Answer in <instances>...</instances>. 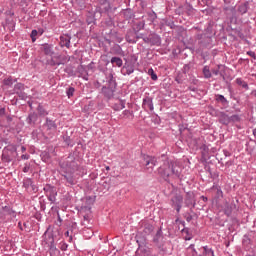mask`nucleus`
Segmentation results:
<instances>
[{
  "label": "nucleus",
  "instance_id": "nucleus-1",
  "mask_svg": "<svg viewBox=\"0 0 256 256\" xmlns=\"http://www.w3.org/2000/svg\"><path fill=\"white\" fill-rule=\"evenodd\" d=\"M60 167L63 173H65L63 174V177L66 179L68 185H75L77 181H75V178L72 175L78 169L77 162L73 161L71 158H68V160L60 164Z\"/></svg>",
  "mask_w": 256,
  "mask_h": 256
},
{
  "label": "nucleus",
  "instance_id": "nucleus-2",
  "mask_svg": "<svg viewBox=\"0 0 256 256\" xmlns=\"http://www.w3.org/2000/svg\"><path fill=\"white\" fill-rule=\"evenodd\" d=\"M15 157H17V148L15 146H10L3 150L2 161L4 163H11Z\"/></svg>",
  "mask_w": 256,
  "mask_h": 256
},
{
  "label": "nucleus",
  "instance_id": "nucleus-3",
  "mask_svg": "<svg viewBox=\"0 0 256 256\" xmlns=\"http://www.w3.org/2000/svg\"><path fill=\"white\" fill-rule=\"evenodd\" d=\"M44 191L49 201H51V203H55V197H57V190L55 189V187L47 185L46 187H44Z\"/></svg>",
  "mask_w": 256,
  "mask_h": 256
},
{
  "label": "nucleus",
  "instance_id": "nucleus-4",
  "mask_svg": "<svg viewBox=\"0 0 256 256\" xmlns=\"http://www.w3.org/2000/svg\"><path fill=\"white\" fill-rule=\"evenodd\" d=\"M172 203H173V206L175 207L177 213H179V211H181V205L183 203V196H174L172 198Z\"/></svg>",
  "mask_w": 256,
  "mask_h": 256
},
{
  "label": "nucleus",
  "instance_id": "nucleus-5",
  "mask_svg": "<svg viewBox=\"0 0 256 256\" xmlns=\"http://www.w3.org/2000/svg\"><path fill=\"white\" fill-rule=\"evenodd\" d=\"M171 173L173 175H179V170H175L174 168H172V170L169 168L164 170V172L162 173L163 179L165 180L169 179V177L171 176Z\"/></svg>",
  "mask_w": 256,
  "mask_h": 256
},
{
  "label": "nucleus",
  "instance_id": "nucleus-6",
  "mask_svg": "<svg viewBox=\"0 0 256 256\" xmlns=\"http://www.w3.org/2000/svg\"><path fill=\"white\" fill-rule=\"evenodd\" d=\"M143 108L149 109L150 111H153V101L151 99L147 98L143 101Z\"/></svg>",
  "mask_w": 256,
  "mask_h": 256
},
{
  "label": "nucleus",
  "instance_id": "nucleus-7",
  "mask_svg": "<svg viewBox=\"0 0 256 256\" xmlns=\"http://www.w3.org/2000/svg\"><path fill=\"white\" fill-rule=\"evenodd\" d=\"M111 63L112 65H116V67H121L123 65V60L119 57H112Z\"/></svg>",
  "mask_w": 256,
  "mask_h": 256
},
{
  "label": "nucleus",
  "instance_id": "nucleus-8",
  "mask_svg": "<svg viewBox=\"0 0 256 256\" xmlns=\"http://www.w3.org/2000/svg\"><path fill=\"white\" fill-rule=\"evenodd\" d=\"M60 44L62 47H67L69 49L70 45H71V41L67 38L61 37L60 38Z\"/></svg>",
  "mask_w": 256,
  "mask_h": 256
},
{
  "label": "nucleus",
  "instance_id": "nucleus-9",
  "mask_svg": "<svg viewBox=\"0 0 256 256\" xmlns=\"http://www.w3.org/2000/svg\"><path fill=\"white\" fill-rule=\"evenodd\" d=\"M46 126L48 127V129H57V125L55 124V122L53 120H46Z\"/></svg>",
  "mask_w": 256,
  "mask_h": 256
},
{
  "label": "nucleus",
  "instance_id": "nucleus-10",
  "mask_svg": "<svg viewBox=\"0 0 256 256\" xmlns=\"http://www.w3.org/2000/svg\"><path fill=\"white\" fill-rule=\"evenodd\" d=\"M37 111L38 114L41 115V117H45L46 115H48L47 110L41 105L38 106Z\"/></svg>",
  "mask_w": 256,
  "mask_h": 256
},
{
  "label": "nucleus",
  "instance_id": "nucleus-11",
  "mask_svg": "<svg viewBox=\"0 0 256 256\" xmlns=\"http://www.w3.org/2000/svg\"><path fill=\"white\" fill-rule=\"evenodd\" d=\"M44 53L45 55H53V48L48 44L44 45Z\"/></svg>",
  "mask_w": 256,
  "mask_h": 256
},
{
  "label": "nucleus",
  "instance_id": "nucleus-12",
  "mask_svg": "<svg viewBox=\"0 0 256 256\" xmlns=\"http://www.w3.org/2000/svg\"><path fill=\"white\" fill-rule=\"evenodd\" d=\"M203 75L206 79H211V70H209L208 66L203 68Z\"/></svg>",
  "mask_w": 256,
  "mask_h": 256
},
{
  "label": "nucleus",
  "instance_id": "nucleus-13",
  "mask_svg": "<svg viewBox=\"0 0 256 256\" xmlns=\"http://www.w3.org/2000/svg\"><path fill=\"white\" fill-rule=\"evenodd\" d=\"M115 109L116 111H121L122 109H125V101L118 100V103Z\"/></svg>",
  "mask_w": 256,
  "mask_h": 256
},
{
  "label": "nucleus",
  "instance_id": "nucleus-14",
  "mask_svg": "<svg viewBox=\"0 0 256 256\" xmlns=\"http://www.w3.org/2000/svg\"><path fill=\"white\" fill-rule=\"evenodd\" d=\"M146 166L149 167V165L155 166V163H157V160L153 157H147Z\"/></svg>",
  "mask_w": 256,
  "mask_h": 256
},
{
  "label": "nucleus",
  "instance_id": "nucleus-15",
  "mask_svg": "<svg viewBox=\"0 0 256 256\" xmlns=\"http://www.w3.org/2000/svg\"><path fill=\"white\" fill-rule=\"evenodd\" d=\"M102 11H109V2L107 0H101Z\"/></svg>",
  "mask_w": 256,
  "mask_h": 256
},
{
  "label": "nucleus",
  "instance_id": "nucleus-16",
  "mask_svg": "<svg viewBox=\"0 0 256 256\" xmlns=\"http://www.w3.org/2000/svg\"><path fill=\"white\" fill-rule=\"evenodd\" d=\"M204 256H215V254L213 253V250L204 247Z\"/></svg>",
  "mask_w": 256,
  "mask_h": 256
},
{
  "label": "nucleus",
  "instance_id": "nucleus-17",
  "mask_svg": "<svg viewBox=\"0 0 256 256\" xmlns=\"http://www.w3.org/2000/svg\"><path fill=\"white\" fill-rule=\"evenodd\" d=\"M4 85H7L8 87L13 85V78L9 77L7 79H4Z\"/></svg>",
  "mask_w": 256,
  "mask_h": 256
},
{
  "label": "nucleus",
  "instance_id": "nucleus-18",
  "mask_svg": "<svg viewBox=\"0 0 256 256\" xmlns=\"http://www.w3.org/2000/svg\"><path fill=\"white\" fill-rule=\"evenodd\" d=\"M148 73L151 74V79H152L153 81H157V74H155V71H153V69H149V70H148Z\"/></svg>",
  "mask_w": 256,
  "mask_h": 256
},
{
  "label": "nucleus",
  "instance_id": "nucleus-19",
  "mask_svg": "<svg viewBox=\"0 0 256 256\" xmlns=\"http://www.w3.org/2000/svg\"><path fill=\"white\" fill-rule=\"evenodd\" d=\"M35 37H37V30H32L31 39H32L33 43H35V41H37V38H35Z\"/></svg>",
  "mask_w": 256,
  "mask_h": 256
},
{
  "label": "nucleus",
  "instance_id": "nucleus-20",
  "mask_svg": "<svg viewBox=\"0 0 256 256\" xmlns=\"http://www.w3.org/2000/svg\"><path fill=\"white\" fill-rule=\"evenodd\" d=\"M73 93H75V88L70 87L67 91V95L69 98L73 97Z\"/></svg>",
  "mask_w": 256,
  "mask_h": 256
},
{
  "label": "nucleus",
  "instance_id": "nucleus-21",
  "mask_svg": "<svg viewBox=\"0 0 256 256\" xmlns=\"http://www.w3.org/2000/svg\"><path fill=\"white\" fill-rule=\"evenodd\" d=\"M63 62L61 61H55V58H52L50 61V65L55 66V65H61Z\"/></svg>",
  "mask_w": 256,
  "mask_h": 256
},
{
  "label": "nucleus",
  "instance_id": "nucleus-22",
  "mask_svg": "<svg viewBox=\"0 0 256 256\" xmlns=\"http://www.w3.org/2000/svg\"><path fill=\"white\" fill-rule=\"evenodd\" d=\"M29 169H31V165L25 164V166L23 168V173H29Z\"/></svg>",
  "mask_w": 256,
  "mask_h": 256
},
{
  "label": "nucleus",
  "instance_id": "nucleus-23",
  "mask_svg": "<svg viewBox=\"0 0 256 256\" xmlns=\"http://www.w3.org/2000/svg\"><path fill=\"white\" fill-rule=\"evenodd\" d=\"M35 119H36V116H35V115H33V114H30V115H29V117H28V121H29V123H31V122H33V121H35Z\"/></svg>",
  "mask_w": 256,
  "mask_h": 256
},
{
  "label": "nucleus",
  "instance_id": "nucleus-24",
  "mask_svg": "<svg viewBox=\"0 0 256 256\" xmlns=\"http://www.w3.org/2000/svg\"><path fill=\"white\" fill-rule=\"evenodd\" d=\"M247 55H249V57H252L253 59L256 58L255 52H253V51H248V52H247Z\"/></svg>",
  "mask_w": 256,
  "mask_h": 256
},
{
  "label": "nucleus",
  "instance_id": "nucleus-25",
  "mask_svg": "<svg viewBox=\"0 0 256 256\" xmlns=\"http://www.w3.org/2000/svg\"><path fill=\"white\" fill-rule=\"evenodd\" d=\"M217 196L223 197V191H221V189H217Z\"/></svg>",
  "mask_w": 256,
  "mask_h": 256
},
{
  "label": "nucleus",
  "instance_id": "nucleus-26",
  "mask_svg": "<svg viewBox=\"0 0 256 256\" xmlns=\"http://www.w3.org/2000/svg\"><path fill=\"white\" fill-rule=\"evenodd\" d=\"M29 154H23L22 156H21V159H24V160H27V159H29Z\"/></svg>",
  "mask_w": 256,
  "mask_h": 256
},
{
  "label": "nucleus",
  "instance_id": "nucleus-27",
  "mask_svg": "<svg viewBox=\"0 0 256 256\" xmlns=\"http://www.w3.org/2000/svg\"><path fill=\"white\" fill-rule=\"evenodd\" d=\"M218 99H219V101H225V96L219 95V96H218Z\"/></svg>",
  "mask_w": 256,
  "mask_h": 256
},
{
  "label": "nucleus",
  "instance_id": "nucleus-28",
  "mask_svg": "<svg viewBox=\"0 0 256 256\" xmlns=\"http://www.w3.org/2000/svg\"><path fill=\"white\" fill-rule=\"evenodd\" d=\"M131 73H133V68L127 69V74H128V75H131Z\"/></svg>",
  "mask_w": 256,
  "mask_h": 256
},
{
  "label": "nucleus",
  "instance_id": "nucleus-29",
  "mask_svg": "<svg viewBox=\"0 0 256 256\" xmlns=\"http://www.w3.org/2000/svg\"><path fill=\"white\" fill-rule=\"evenodd\" d=\"M212 73H213V75H219V69H217V70H212Z\"/></svg>",
  "mask_w": 256,
  "mask_h": 256
},
{
  "label": "nucleus",
  "instance_id": "nucleus-30",
  "mask_svg": "<svg viewBox=\"0 0 256 256\" xmlns=\"http://www.w3.org/2000/svg\"><path fill=\"white\" fill-rule=\"evenodd\" d=\"M126 39H127L128 43H135V40L129 39V36H127Z\"/></svg>",
  "mask_w": 256,
  "mask_h": 256
},
{
  "label": "nucleus",
  "instance_id": "nucleus-31",
  "mask_svg": "<svg viewBox=\"0 0 256 256\" xmlns=\"http://www.w3.org/2000/svg\"><path fill=\"white\" fill-rule=\"evenodd\" d=\"M21 151H22V153H25L27 151V148H25V146H22Z\"/></svg>",
  "mask_w": 256,
  "mask_h": 256
},
{
  "label": "nucleus",
  "instance_id": "nucleus-32",
  "mask_svg": "<svg viewBox=\"0 0 256 256\" xmlns=\"http://www.w3.org/2000/svg\"><path fill=\"white\" fill-rule=\"evenodd\" d=\"M225 214H226V215H231V210L226 209V210H225Z\"/></svg>",
  "mask_w": 256,
  "mask_h": 256
},
{
  "label": "nucleus",
  "instance_id": "nucleus-33",
  "mask_svg": "<svg viewBox=\"0 0 256 256\" xmlns=\"http://www.w3.org/2000/svg\"><path fill=\"white\" fill-rule=\"evenodd\" d=\"M202 1H203V3H206V5H207V3H209L210 0H202Z\"/></svg>",
  "mask_w": 256,
  "mask_h": 256
},
{
  "label": "nucleus",
  "instance_id": "nucleus-34",
  "mask_svg": "<svg viewBox=\"0 0 256 256\" xmlns=\"http://www.w3.org/2000/svg\"><path fill=\"white\" fill-rule=\"evenodd\" d=\"M106 171H111V168L109 166H106Z\"/></svg>",
  "mask_w": 256,
  "mask_h": 256
},
{
  "label": "nucleus",
  "instance_id": "nucleus-35",
  "mask_svg": "<svg viewBox=\"0 0 256 256\" xmlns=\"http://www.w3.org/2000/svg\"><path fill=\"white\" fill-rule=\"evenodd\" d=\"M224 3H231V0H224Z\"/></svg>",
  "mask_w": 256,
  "mask_h": 256
},
{
  "label": "nucleus",
  "instance_id": "nucleus-36",
  "mask_svg": "<svg viewBox=\"0 0 256 256\" xmlns=\"http://www.w3.org/2000/svg\"><path fill=\"white\" fill-rule=\"evenodd\" d=\"M237 83H241V79H237Z\"/></svg>",
  "mask_w": 256,
  "mask_h": 256
},
{
  "label": "nucleus",
  "instance_id": "nucleus-37",
  "mask_svg": "<svg viewBox=\"0 0 256 256\" xmlns=\"http://www.w3.org/2000/svg\"><path fill=\"white\" fill-rule=\"evenodd\" d=\"M18 86H19V87H23V85H22V84H18Z\"/></svg>",
  "mask_w": 256,
  "mask_h": 256
},
{
  "label": "nucleus",
  "instance_id": "nucleus-38",
  "mask_svg": "<svg viewBox=\"0 0 256 256\" xmlns=\"http://www.w3.org/2000/svg\"><path fill=\"white\" fill-rule=\"evenodd\" d=\"M6 211H9V208L6 207Z\"/></svg>",
  "mask_w": 256,
  "mask_h": 256
}]
</instances>
